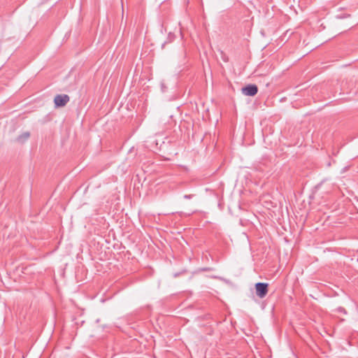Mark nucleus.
<instances>
[{
	"mask_svg": "<svg viewBox=\"0 0 358 358\" xmlns=\"http://www.w3.org/2000/svg\"><path fill=\"white\" fill-rule=\"evenodd\" d=\"M70 101V97L67 94H57L54 98V104L56 108L65 106Z\"/></svg>",
	"mask_w": 358,
	"mask_h": 358,
	"instance_id": "f257e3e1",
	"label": "nucleus"
},
{
	"mask_svg": "<svg viewBox=\"0 0 358 358\" xmlns=\"http://www.w3.org/2000/svg\"><path fill=\"white\" fill-rule=\"evenodd\" d=\"M268 284L257 282L255 284L256 294L261 299L265 297L268 293Z\"/></svg>",
	"mask_w": 358,
	"mask_h": 358,
	"instance_id": "f03ea898",
	"label": "nucleus"
},
{
	"mask_svg": "<svg viewBox=\"0 0 358 358\" xmlns=\"http://www.w3.org/2000/svg\"><path fill=\"white\" fill-rule=\"evenodd\" d=\"M258 92V88L255 85H248L242 88V92L245 96H255Z\"/></svg>",
	"mask_w": 358,
	"mask_h": 358,
	"instance_id": "7ed1b4c3",
	"label": "nucleus"
},
{
	"mask_svg": "<svg viewBox=\"0 0 358 358\" xmlns=\"http://www.w3.org/2000/svg\"><path fill=\"white\" fill-rule=\"evenodd\" d=\"M29 137L30 133L29 131H24L16 138L15 141L18 143L22 144L27 141Z\"/></svg>",
	"mask_w": 358,
	"mask_h": 358,
	"instance_id": "20e7f679",
	"label": "nucleus"
},
{
	"mask_svg": "<svg viewBox=\"0 0 358 358\" xmlns=\"http://www.w3.org/2000/svg\"><path fill=\"white\" fill-rule=\"evenodd\" d=\"M201 271H214V268L212 267H204L201 268Z\"/></svg>",
	"mask_w": 358,
	"mask_h": 358,
	"instance_id": "39448f33",
	"label": "nucleus"
},
{
	"mask_svg": "<svg viewBox=\"0 0 358 358\" xmlns=\"http://www.w3.org/2000/svg\"><path fill=\"white\" fill-rule=\"evenodd\" d=\"M337 311H338V313H343V314H345H345H347V311H346V310H345V309L344 308H343V307H338V308H337Z\"/></svg>",
	"mask_w": 358,
	"mask_h": 358,
	"instance_id": "423d86ee",
	"label": "nucleus"
},
{
	"mask_svg": "<svg viewBox=\"0 0 358 358\" xmlns=\"http://www.w3.org/2000/svg\"><path fill=\"white\" fill-rule=\"evenodd\" d=\"M166 87L165 86V84L164 83H161V90L163 92H165Z\"/></svg>",
	"mask_w": 358,
	"mask_h": 358,
	"instance_id": "0eeeda50",
	"label": "nucleus"
},
{
	"mask_svg": "<svg viewBox=\"0 0 358 358\" xmlns=\"http://www.w3.org/2000/svg\"><path fill=\"white\" fill-rule=\"evenodd\" d=\"M192 195H190V194H185V195H184V198H185V199H191V198H192Z\"/></svg>",
	"mask_w": 358,
	"mask_h": 358,
	"instance_id": "6e6552de",
	"label": "nucleus"
},
{
	"mask_svg": "<svg viewBox=\"0 0 358 358\" xmlns=\"http://www.w3.org/2000/svg\"><path fill=\"white\" fill-rule=\"evenodd\" d=\"M169 38L170 41H172V40H173V38H174V36H173V35H171V34H169Z\"/></svg>",
	"mask_w": 358,
	"mask_h": 358,
	"instance_id": "1a4fd4ad",
	"label": "nucleus"
},
{
	"mask_svg": "<svg viewBox=\"0 0 358 358\" xmlns=\"http://www.w3.org/2000/svg\"><path fill=\"white\" fill-rule=\"evenodd\" d=\"M178 275H179V273H174V275H173V276H174L175 278L178 277Z\"/></svg>",
	"mask_w": 358,
	"mask_h": 358,
	"instance_id": "9d476101",
	"label": "nucleus"
}]
</instances>
